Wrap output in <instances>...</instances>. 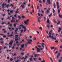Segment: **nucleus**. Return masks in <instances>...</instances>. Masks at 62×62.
Wrapping results in <instances>:
<instances>
[{
  "label": "nucleus",
  "mask_w": 62,
  "mask_h": 62,
  "mask_svg": "<svg viewBox=\"0 0 62 62\" xmlns=\"http://www.w3.org/2000/svg\"><path fill=\"white\" fill-rule=\"evenodd\" d=\"M15 22V20H12L11 21V23H12L13 22Z\"/></svg>",
  "instance_id": "obj_31"
},
{
  "label": "nucleus",
  "mask_w": 62,
  "mask_h": 62,
  "mask_svg": "<svg viewBox=\"0 0 62 62\" xmlns=\"http://www.w3.org/2000/svg\"><path fill=\"white\" fill-rule=\"evenodd\" d=\"M33 40H37V39H36V37L33 38Z\"/></svg>",
  "instance_id": "obj_34"
},
{
  "label": "nucleus",
  "mask_w": 62,
  "mask_h": 62,
  "mask_svg": "<svg viewBox=\"0 0 62 62\" xmlns=\"http://www.w3.org/2000/svg\"><path fill=\"white\" fill-rule=\"evenodd\" d=\"M35 48H37V50H39V48H38V47H37V46H35Z\"/></svg>",
  "instance_id": "obj_39"
},
{
  "label": "nucleus",
  "mask_w": 62,
  "mask_h": 62,
  "mask_svg": "<svg viewBox=\"0 0 62 62\" xmlns=\"http://www.w3.org/2000/svg\"><path fill=\"white\" fill-rule=\"evenodd\" d=\"M46 27H48V28H50V27H49V25H46Z\"/></svg>",
  "instance_id": "obj_33"
},
{
  "label": "nucleus",
  "mask_w": 62,
  "mask_h": 62,
  "mask_svg": "<svg viewBox=\"0 0 62 62\" xmlns=\"http://www.w3.org/2000/svg\"><path fill=\"white\" fill-rule=\"evenodd\" d=\"M18 18H19V19H21V18L20 16H18Z\"/></svg>",
  "instance_id": "obj_53"
},
{
  "label": "nucleus",
  "mask_w": 62,
  "mask_h": 62,
  "mask_svg": "<svg viewBox=\"0 0 62 62\" xmlns=\"http://www.w3.org/2000/svg\"><path fill=\"white\" fill-rule=\"evenodd\" d=\"M32 42L31 41H28L27 43H28V44H31L32 43Z\"/></svg>",
  "instance_id": "obj_17"
},
{
  "label": "nucleus",
  "mask_w": 62,
  "mask_h": 62,
  "mask_svg": "<svg viewBox=\"0 0 62 62\" xmlns=\"http://www.w3.org/2000/svg\"><path fill=\"white\" fill-rule=\"evenodd\" d=\"M2 6H2V8H5V7H4V6H5V4H4V3H3L2 4Z\"/></svg>",
  "instance_id": "obj_22"
},
{
  "label": "nucleus",
  "mask_w": 62,
  "mask_h": 62,
  "mask_svg": "<svg viewBox=\"0 0 62 62\" xmlns=\"http://www.w3.org/2000/svg\"><path fill=\"white\" fill-rule=\"evenodd\" d=\"M18 29L19 30H21V27L19 26L18 27Z\"/></svg>",
  "instance_id": "obj_50"
},
{
  "label": "nucleus",
  "mask_w": 62,
  "mask_h": 62,
  "mask_svg": "<svg viewBox=\"0 0 62 62\" xmlns=\"http://www.w3.org/2000/svg\"><path fill=\"white\" fill-rule=\"evenodd\" d=\"M60 53H59L58 55L57 56V57L58 58L59 56H60Z\"/></svg>",
  "instance_id": "obj_15"
},
{
  "label": "nucleus",
  "mask_w": 62,
  "mask_h": 62,
  "mask_svg": "<svg viewBox=\"0 0 62 62\" xmlns=\"http://www.w3.org/2000/svg\"><path fill=\"white\" fill-rule=\"evenodd\" d=\"M21 7H22V8H24V5L23 4L21 6Z\"/></svg>",
  "instance_id": "obj_14"
},
{
  "label": "nucleus",
  "mask_w": 62,
  "mask_h": 62,
  "mask_svg": "<svg viewBox=\"0 0 62 62\" xmlns=\"http://www.w3.org/2000/svg\"><path fill=\"white\" fill-rule=\"evenodd\" d=\"M47 3L49 5H51V1L50 0H47Z\"/></svg>",
  "instance_id": "obj_9"
},
{
  "label": "nucleus",
  "mask_w": 62,
  "mask_h": 62,
  "mask_svg": "<svg viewBox=\"0 0 62 62\" xmlns=\"http://www.w3.org/2000/svg\"><path fill=\"white\" fill-rule=\"evenodd\" d=\"M10 6H11V7H14V5H13V4H11L10 5Z\"/></svg>",
  "instance_id": "obj_37"
},
{
  "label": "nucleus",
  "mask_w": 62,
  "mask_h": 62,
  "mask_svg": "<svg viewBox=\"0 0 62 62\" xmlns=\"http://www.w3.org/2000/svg\"><path fill=\"white\" fill-rule=\"evenodd\" d=\"M30 61H32V58H30Z\"/></svg>",
  "instance_id": "obj_48"
},
{
  "label": "nucleus",
  "mask_w": 62,
  "mask_h": 62,
  "mask_svg": "<svg viewBox=\"0 0 62 62\" xmlns=\"http://www.w3.org/2000/svg\"><path fill=\"white\" fill-rule=\"evenodd\" d=\"M57 9H59V3L58 2H57Z\"/></svg>",
  "instance_id": "obj_8"
},
{
  "label": "nucleus",
  "mask_w": 62,
  "mask_h": 62,
  "mask_svg": "<svg viewBox=\"0 0 62 62\" xmlns=\"http://www.w3.org/2000/svg\"><path fill=\"white\" fill-rule=\"evenodd\" d=\"M50 48L51 49V50H53V49H54V48H55V47H50Z\"/></svg>",
  "instance_id": "obj_20"
},
{
  "label": "nucleus",
  "mask_w": 62,
  "mask_h": 62,
  "mask_svg": "<svg viewBox=\"0 0 62 62\" xmlns=\"http://www.w3.org/2000/svg\"><path fill=\"white\" fill-rule=\"evenodd\" d=\"M40 54H36L34 55V57H37Z\"/></svg>",
  "instance_id": "obj_4"
},
{
  "label": "nucleus",
  "mask_w": 62,
  "mask_h": 62,
  "mask_svg": "<svg viewBox=\"0 0 62 62\" xmlns=\"http://www.w3.org/2000/svg\"><path fill=\"white\" fill-rule=\"evenodd\" d=\"M54 23H56V21H55V20H54Z\"/></svg>",
  "instance_id": "obj_63"
},
{
  "label": "nucleus",
  "mask_w": 62,
  "mask_h": 62,
  "mask_svg": "<svg viewBox=\"0 0 62 62\" xmlns=\"http://www.w3.org/2000/svg\"><path fill=\"white\" fill-rule=\"evenodd\" d=\"M61 30V28H59V30L58 31V32H59V33H60Z\"/></svg>",
  "instance_id": "obj_13"
},
{
  "label": "nucleus",
  "mask_w": 62,
  "mask_h": 62,
  "mask_svg": "<svg viewBox=\"0 0 62 62\" xmlns=\"http://www.w3.org/2000/svg\"><path fill=\"white\" fill-rule=\"evenodd\" d=\"M24 41V39H23L22 40V41H21V42L20 43H22Z\"/></svg>",
  "instance_id": "obj_32"
},
{
  "label": "nucleus",
  "mask_w": 62,
  "mask_h": 62,
  "mask_svg": "<svg viewBox=\"0 0 62 62\" xmlns=\"http://www.w3.org/2000/svg\"><path fill=\"white\" fill-rule=\"evenodd\" d=\"M15 41H17V40H19V38H17V39H15Z\"/></svg>",
  "instance_id": "obj_41"
},
{
  "label": "nucleus",
  "mask_w": 62,
  "mask_h": 62,
  "mask_svg": "<svg viewBox=\"0 0 62 62\" xmlns=\"http://www.w3.org/2000/svg\"><path fill=\"white\" fill-rule=\"evenodd\" d=\"M7 48H7V47H6V46H5V47H4L3 48V49H7Z\"/></svg>",
  "instance_id": "obj_46"
},
{
  "label": "nucleus",
  "mask_w": 62,
  "mask_h": 62,
  "mask_svg": "<svg viewBox=\"0 0 62 62\" xmlns=\"http://www.w3.org/2000/svg\"><path fill=\"white\" fill-rule=\"evenodd\" d=\"M42 46L43 47V48H44V45H42Z\"/></svg>",
  "instance_id": "obj_57"
},
{
  "label": "nucleus",
  "mask_w": 62,
  "mask_h": 62,
  "mask_svg": "<svg viewBox=\"0 0 62 62\" xmlns=\"http://www.w3.org/2000/svg\"><path fill=\"white\" fill-rule=\"evenodd\" d=\"M39 3H41V2H42L41 1V0H39Z\"/></svg>",
  "instance_id": "obj_64"
},
{
  "label": "nucleus",
  "mask_w": 62,
  "mask_h": 62,
  "mask_svg": "<svg viewBox=\"0 0 62 62\" xmlns=\"http://www.w3.org/2000/svg\"><path fill=\"white\" fill-rule=\"evenodd\" d=\"M17 24V23H14V25H13V26L15 27V28L16 27V25Z\"/></svg>",
  "instance_id": "obj_11"
},
{
  "label": "nucleus",
  "mask_w": 62,
  "mask_h": 62,
  "mask_svg": "<svg viewBox=\"0 0 62 62\" xmlns=\"http://www.w3.org/2000/svg\"><path fill=\"white\" fill-rule=\"evenodd\" d=\"M49 58H50V60L51 61V62H53V59H52V58H51V57H50Z\"/></svg>",
  "instance_id": "obj_25"
},
{
  "label": "nucleus",
  "mask_w": 62,
  "mask_h": 62,
  "mask_svg": "<svg viewBox=\"0 0 62 62\" xmlns=\"http://www.w3.org/2000/svg\"><path fill=\"white\" fill-rule=\"evenodd\" d=\"M39 60H40H40H41V58H39Z\"/></svg>",
  "instance_id": "obj_55"
},
{
  "label": "nucleus",
  "mask_w": 62,
  "mask_h": 62,
  "mask_svg": "<svg viewBox=\"0 0 62 62\" xmlns=\"http://www.w3.org/2000/svg\"><path fill=\"white\" fill-rule=\"evenodd\" d=\"M18 30H19L18 28H17L16 29V30L15 31V34H17L18 33V32H17V31H18Z\"/></svg>",
  "instance_id": "obj_7"
},
{
  "label": "nucleus",
  "mask_w": 62,
  "mask_h": 62,
  "mask_svg": "<svg viewBox=\"0 0 62 62\" xmlns=\"http://www.w3.org/2000/svg\"><path fill=\"white\" fill-rule=\"evenodd\" d=\"M27 38H28V36H27L26 37V36L25 35L24 36V39H27Z\"/></svg>",
  "instance_id": "obj_21"
},
{
  "label": "nucleus",
  "mask_w": 62,
  "mask_h": 62,
  "mask_svg": "<svg viewBox=\"0 0 62 62\" xmlns=\"http://www.w3.org/2000/svg\"><path fill=\"white\" fill-rule=\"evenodd\" d=\"M14 19V20H16V18H15L13 16L12 18V20H13Z\"/></svg>",
  "instance_id": "obj_29"
},
{
  "label": "nucleus",
  "mask_w": 62,
  "mask_h": 62,
  "mask_svg": "<svg viewBox=\"0 0 62 62\" xmlns=\"http://www.w3.org/2000/svg\"><path fill=\"white\" fill-rule=\"evenodd\" d=\"M28 57L27 56H25V58H24V60H23V61L24 62H25L26 61V60H26V58H27Z\"/></svg>",
  "instance_id": "obj_6"
},
{
  "label": "nucleus",
  "mask_w": 62,
  "mask_h": 62,
  "mask_svg": "<svg viewBox=\"0 0 62 62\" xmlns=\"http://www.w3.org/2000/svg\"><path fill=\"white\" fill-rule=\"evenodd\" d=\"M54 8H55L56 7V5H55V3H54Z\"/></svg>",
  "instance_id": "obj_28"
},
{
  "label": "nucleus",
  "mask_w": 62,
  "mask_h": 62,
  "mask_svg": "<svg viewBox=\"0 0 62 62\" xmlns=\"http://www.w3.org/2000/svg\"><path fill=\"white\" fill-rule=\"evenodd\" d=\"M20 26H22V28H23L24 29L23 31V32L24 33H25L26 31H27V29L25 26H24V25L22 24H21L20 25Z\"/></svg>",
  "instance_id": "obj_1"
},
{
  "label": "nucleus",
  "mask_w": 62,
  "mask_h": 62,
  "mask_svg": "<svg viewBox=\"0 0 62 62\" xmlns=\"http://www.w3.org/2000/svg\"><path fill=\"white\" fill-rule=\"evenodd\" d=\"M14 13V11L13 10H11L10 12V13Z\"/></svg>",
  "instance_id": "obj_24"
},
{
  "label": "nucleus",
  "mask_w": 62,
  "mask_h": 62,
  "mask_svg": "<svg viewBox=\"0 0 62 62\" xmlns=\"http://www.w3.org/2000/svg\"><path fill=\"white\" fill-rule=\"evenodd\" d=\"M24 57H23L22 58H20L21 59H22V60H23V59H24Z\"/></svg>",
  "instance_id": "obj_59"
},
{
  "label": "nucleus",
  "mask_w": 62,
  "mask_h": 62,
  "mask_svg": "<svg viewBox=\"0 0 62 62\" xmlns=\"http://www.w3.org/2000/svg\"><path fill=\"white\" fill-rule=\"evenodd\" d=\"M59 17H60L61 18H62V15H59Z\"/></svg>",
  "instance_id": "obj_44"
},
{
  "label": "nucleus",
  "mask_w": 62,
  "mask_h": 62,
  "mask_svg": "<svg viewBox=\"0 0 62 62\" xmlns=\"http://www.w3.org/2000/svg\"><path fill=\"white\" fill-rule=\"evenodd\" d=\"M14 17L16 18H17V15L16 14L15 15H14Z\"/></svg>",
  "instance_id": "obj_42"
},
{
  "label": "nucleus",
  "mask_w": 62,
  "mask_h": 62,
  "mask_svg": "<svg viewBox=\"0 0 62 62\" xmlns=\"http://www.w3.org/2000/svg\"><path fill=\"white\" fill-rule=\"evenodd\" d=\"M13 61V59H12V58L11 59H10V61Z\"/></svg>",
  "instance_id": "obj_61"
},
{
  "label": "nucleus",
  "mask_w": 62,
  "mask_h": 62,
  "mask_svg": "<svg viewBox=\"0 0 62 62\" xmlns=\"http://www.w3.org/2000/svg\"><path fill=\"white\" fill-rule=\"evenodd\" d=\"M21 55H24V53H21Z\"/></svg>",
  "instance_id": "obj_56"
},
{
  "label": "nucleus",
  "mask_w": 62,
  "mask_h": 62,
  "mask_svg": "<svg viewBox=\"0 0 62 62\" xmlns=\"http://www.w3.org/2000/svg\"><path fill=\"white\" fill-rule=\"evenodd\" d=\"M43 48H39V49H38V50H43Z\"/></svg>",
  "instance_id": "obj_43"
},
{
  "label": "nucleus",
  "mask_w": 62,
  "mask_h": 62,
  "mask_svg": "<svg viewBox=\"0 0 62 62\" xmlns=\"http://www.w3.org/2000/svg\"><path fill=\"white\" fill-rule=\"evenodd\" d=\"M60 48H61V49H62V46H60Z\"/></svg>",
  "instance_id": "obj_58"
},
{
  "label": "nucleus",
  "mask_w": 62,
  "mask_h": 62,
  "mask_svg": "<svg viewBox=\"0 0 62 62\" xmlns=\"http://www.w3.org/2000/svg\"><path fill=\"white\" fill-rule=\"evenodd\" d=\"M39 29H40L41 30H42V28L41 27H40L39 28Z\"/></svg>",
  "instance_id": "obj_35"
},
{
  "label": "nucleus",
  "mask_w": 62,
  "mask_h": 62,
  "mask_svg": "<svg viewBox=\"0 0 62 62\" xmlns=\"http://www.w3.org/2000/svg\"><path fill=\"white\" fill-rule=\"evenodd\" d=\"M46 12L47 13H46V14H48V13H49V11L48 10L46 11Z\"/></svg>",
  "instance_id": "obj_36"
},
{
  "label": "nucleus",
  "mask_w": 62,
  "mask_h": 62,
  "mask_svg": "<svg viewBox=\"0 0 62 62\" xmlns=\"http://www.w3.org/2000/svg\"><path fill=\"white\" fill-rule=\"evenodd\" d=\"M52 16V13H51L50 15L48 16V17L49 18H50V17H51V16Z\"/></svg>",
  "instance_id": "obj_23"
},
{
  "label": "nucleus",
  "mask_w": 62,
  "mask_h": 62,
  "mask_svg": "<svg viewBox=\"0 0 62 62\" xmlns=\"http://www.w3.org/2000/svg\"><path fill=\"white\" fill-rule=\"evenodd\" d=\"M13 43V41L12 40L10 41V42L9 43V45H12V43Z\"/></svg>",
  "instance_id": "obj_5"
},
{
  "label": "nucleus",
  "mask_w": 62,
  "mask_h": 62,
  "mask_svg": "<svg viewBox=\"0 0 62 62\" xmlns=\"http://www.w3.org/2000/svg\"><path fill=\"white\" fill-rule=\"evenodd\" d=\"M41 22V21L40 20V19H38V22H39V23Z\"/></svg>",
  "instance_id": "obj_54"
},
{
  "label": "nucleus",
  "mask_w": 62,
  "mask_h": 62,
  "mask_svg": "<svg viewBox=\"0 0 62 62\" xmlns=\"http://www.w3.org/2000/svg\"><path fill=\"white\" fill-rule=\"evenodd\" d=\"M47 23H50V20H49V19L48 18L47 19Z\"/></svg>",
  "instance_id": "obj_12"
},
{
  "label": "nucleus",
  "mask_w": 62,
  "mask_h": 62,
  "mask_svg": "<svg viewBox=\"0 0 62 62\" xmlns=\"http://www.w3.org/2000/svg\"><path fill=\"white\" fill-rule=\"evenodd\" d=\"M56 15V13H54V14H53L54 16H55V15Z\"/></svg>",
  "instance_id": "obj_30"
},
{
  "label": "nucleus",
  "mask_w": 62,
  "mask_h": 62,
  "mask_svg": "<svg viewBox=\"0 0 62 62\" xmlns=\"http://www.w3.org/2000/svg\"><path fill=\"white\" fill-rule=\"evenodd\" d=\"M24 47V44H23L21 45V48H23Z\"/></svg>",
  "instance_id": "obj_10"
},
{
  "label": "nucleus",
  "mask_w": 62,
  "mask_h": 62,
  "mask_svg": "<svg viewBox=\"0 0 62 62\" xmlns=\"http://www.w3.org/2000/svg\"><path fill=\"white\" fill-rule=\"evenodd\" d=\"M29 22V19H28L24 22V23L26 25H28L29 24V23L28 22Z\"/></svg>",
  "instance_id": "obj_2"
},
{
  "label": "nucleus",
  "mask_w": 62,
  "mask_h": 62,
  "mask_svg": "<svg viewBox=\"0 0 62 62\" xmlns=\"http://www.w3.org/2000/svg\"><path fill=\"white\" fill-rule=\"evenodd\" d=\"M38 46V47H39V48H41V46Z\"/></svg>",
  "instance_id": "obj_52"
},
{
  "label": "nucleus",
  "mask_w": 62,
  "mask_h": 62,
  "mask_svg": "<svg viewBox=\"0 0 62 62\" xmlns=\"http://www.w3.org/2000/svg\"><path fill=\"white\" fill-rule=\"evenodd\" d=\"M18 36H19V35L18 34L15 35V38H17L18 37Z\"/></svg>",
  "instance_id": "obj_18"
},
{
  "label": "nucleus",
  "mask_w": 62,
  "mask_h": 62,
  "mask_svg": "<svg viewBox=\"0 0 62 62\" xmlns=\"http://www.w3.org/2000/svg\"><path fill=\"white\" fill-rule=\"evenodd\" d=\"M10 37H13V34H11L10 35Z\"/></svg>",
  "instance_id": "obj_45"
},
{
  "label": "nucleus",
  "mask_w": 62,
  "mask_h": 62,
  "mask_svg": "<svg viewBox=\"0 0 62 62\" xmlns=\"http://www.w3.org/2000/svg\"><path fill=\"white\" fill-rule=\"evenodd\" d=\"M27 45H28V43L27 42H26V43L25 44V46L26 47H27Z\"/></svg>",
  "instance_id": "obj_16"
},
{
  "label": "nucleus",
  "mask_w": 62,
  "mask_h": 62,
  "mask_svg": "<svg viewBox=\"0 0 62 62\" xmlns=\"http://www.w3.org/2000/svg\"><path fill=\"white\" fill-rule=\"evenodd\" d=\"M49 38H50V39H52H52H54V40H56V38H53V36H51V35H50L49 36Z\"/></svg>",
  "instance_id": "obj_3"
},
{
  "label": "nucleus",
  "mask_w": 62,
  "mask_h": 62,
  "mask_svg": "<svg viewBox=\"0 0 62 62\" xmlns=\"http://www.w3.org/2000/svg\"><path fill=\"white\" fill-rule=\"evenodd\" d=\"M60 9H59L58 10V13L59 14V13H60Z\"/></svg>",
  "instance_id": "obj_27"
},
{
  "label": "nucleus",
  "mask_w": 62,
  "mask_h": 62,
  "mask_svg": "<svg viewBox=\"0 0 62 62\" xmlns=\"http://www.w3.org/2000/svg\"><path fill=\"white\" fill-rule=\"evenodd\" d=\"M60 23V21H58L57 23V24H58V25Z\"/></svg>",
  "instance_id": "obj_19"
},
{
  "label": "nucleus",
  "mask_w": 62,
  "mask_h": 62,
  "mask_svg": "<svg viewBox=\"0 0 62 62\" xmlns=\"http://www.w3.org/2000/svg\"><path fill=\"white\" fill-rule=\"evenodd\" d=\"M9 4L7 5L6 6V7L7 8H8L9 7Z\"/></svg>",
  "instance_id": "obj_26"
},
{
  "label": "nucleus",
  "mask_w": 62,
  "mask_h": 62,
  "mask_svg": "<svg viewBox=\"0 0 62 62\" xmlns=\"http://www.w3.org/2000/svg\"><path fill=\"white\" fill-rule=\"evenodd\" d=\"M58 53V51H57L55 53V54H57Z\"/></svg>",
  "instance_id": "obj_62"
},
{
  "label": "nucleus",
  "mask_w": 62,
  "mask_h": 62,
  "mask_svg": "<svg viewBox=\"0 0 62 62\" xmlns=\"http://www.w3.org/2000/svg\"><path fill=\"white\" fill-rule=\"evenodd\" d=\"M16 54H14V55H13V56H16Z\"/></svg>",
  "instance_id": "obj_51"
},
{
  "label": "nucleus",
  "mask_w": 62,
  "mask_h": 62,
  "mask_svg": "<svg viewBox=\"0 0 62 62\" xmlns=\"http://www.w3.org/2000/svg\"><path fill=\"white\" fill-rule=\"evenodd\" d=\"M28 40V41H31V42H32V39H29Z\"/></svg>",
  "instance_id": "obj_40"
},
{
  "label": "nucleus",
  "mask_w": 62,
  "mask_h": 62,
  "mask_svg": "<svg viewBox=\"0 0 62 62\" xmlns=\"http://www.w3.org/2000/svg\"><path fill=\"white\" fill-rule=\"evenodd\" d=\"M55 10H54V9H53V13H54V12H55Z\"/></svg>",
  "instance_id": "obj_38"
},
{
  "label": "nucleus",
  "mask_w": 62,
  "mask_h": 62,
  "mask_svg": "<svg viewBox=\"0 0 62 62\" xmlns=\"http://www.w3.org/2000/svg\"><path fill=\"white\" fill-rule=\"evenodd\" d=\"M12 24H10L9 26H10V27H11V26H12Z\"/></svg>",
  "instance_id": "obj_60"
},
{
  "label": "nucleus",
  "mask_w": 62,
  "mask_h": 62,
  "mask_svg": "<svg viewBox=\"0 0 62 62\" xmlns=\"http://www.w3.org/2000/svg\"><path fill=\"white\" fill-rule=\"evenodd\" d=\"M41 62H45V61L44 59H43V61H42Z\"/></svg>",
  "instance_id": "obj_49"
},
{
  "label": "nucleus",
  "mask_w": 62,
  "mask_h": 62,
  "mask_svg": "<svg viewBox=\"0 0 62 62\" xmlns=\"http://www.w3.org/2000/svg\"><path fill=\"white\" fill-rule=\"evenodd\" d=\"M55 42L56 43H58V40H56L55 41Z\"/></svg>",
  "instance_id": "obj_47"
}]
</instances>
